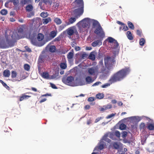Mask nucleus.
<instances>
[{"label": "nucleus", "instance_id": "obj_46", "mask_svg": "<svg viewBox=\"0 0 154 154\" xmlns=\"http://www.w3.org/2000/svg\"><path fill=\"white\" fill-rule=\"evenodd\" d=\"M107 135H105L103 137V139L106 141L108 143H110L111 141V140L107 137Z\"/></svg>", "mask_w": 154, "mask_h": 154}, {"label": "nucleus", "instance_id": "obj_13", "mask_svg": "<svg viewBox=\"0 0 154 154\" xmlns=\"http://www.w3.org/2000/svg\"><path fill=\"white\" fill-rule=\"evenodd\" d=\"M74 14H75V17H72L69 18V22H67V25H69L73 23L76 20L77 18L76 16L77 15V14L75 13L74 12Z\"/></svg>", "mask_w": 154, "mask_h": 154}, {"label": "nucleus", "instance_id": "obj_17", "mask_svg": "<svg viewBox=\"0 0 154 154\" xmlns=\"http://www.w3.org/2000/svg\"><path fill=\"white\" fill-rule=\"evenodd\" d=\"M67 30V34L70 36L72 35L74 33H76V35H78V32L76 30L75 32H74V30L70 28H68Z\"/></svg>", "mask_w": 154, "mask_h": 154}, {"label": "nucleus", "instance_id": "obj_60", "mask_svg": "<svg viewBox=\"0 0 154 154\" xmlns=\"http://www.w3.org/2000/svg\"><path fill=\"white\" fill-rule=\"evenodd\" d=\"M100 83H101V82H97L96 83H94L93 85V86H96V85H99Z\"/></svg>", "mask_w": 154, "mask_h": 154}, {"label": "nucleus", "instance_id": "obj_37", "mask_svg": "<svg viewBox=\"0 0 154 154\" xmlns=\"http://www.w3.org/2000/svg\"><path fill=\"white\" fill-rule=\"evenodd\" d=\"M89 57L90 59H91L93 60H95V55L93 52L91 53Z\"/></svg>", "mask_w": 154, "mask_h": 154}, {"label": "nucleus", "instance_id": "obj_10", "mask_svg": "<svg viewBox=\"0 0 154 154\" xmlns=\"http://www.w3.org/2000/svg\"><path fill=\"white\" fill-rule=\"evenodd\" d=\"M11 37L13 40H15L16 41L22 38L21 35L19 33H18V32L16 31H14L13 32Z\"/></svg>", "mask_w": 154, "mask_h": 154}, {"label": "nucleus", "instance_id": "obj_54", "mask_svg": "<svg viewBox=\"0 0 154 154\" xmlns=\"http://www.w3.org/2000/svg\"><path fill=\"white\" fill-rule=\"evenodd\" d=\"M109 83H106L104 85H102V87L104 88H106L108 86H109L111 84L110 83H109Z\"/></svg>", "mask_w": 154, "mask_h": 154}, {"label": "nucleus", "instance_id": "obj_25", "mask_svg": "<svg viewBox=\"0 0 154 154\" xmlns=\"http://www.w3.org/2000/svg\"><path fill=\"white\" fill-rule=\"evenodd\" d=\"M86 82L88 83H90L93 82L91 77L90 76H87L85 78Z\"/></svg>", "mask_w": 154, "mask_h": 154}, {"label": "nucleus", "instance_id": "obj_29", "mask_svg": "<svg viewBox=\"0 0 154 154\" xmlns=\"http://www.w3.org/2000/svg\"><path fill=\"white\" fill-rule=\"evenodd\" d=\"M66 24H63L59 26V30L61 31L63 29L67 26L68 25L67 22H66Z\"/></svg>", "mask_w": 154, "mask_h": 154}, {"label": "nucleus", "instance_id": "obj_5", "mask_svg": "<svg viewBox=\"0 0 154 154\" xmlns=\"http://www.w3.org/2000/svg\"><path fill=\"white\" fill-rule=\"evenodd\" d=\"M74 78L72 76H69L66 78H63L62 79V81L64 83L71 86H73V81L74 80Z\"/></svg>", "mask_w": 154, "mask_h": 154}, {"label": "nucleus", "instance_id": "obj_47", "mask_svg": "<svg viewBox=\"0 0 154 154\" xmlns=\"http://www.w3.org/2000/svg\"><path fill=\"white\" fill-rule=\"evenodd\" d=\"M41 16L42 17H47L48 15L46 12H43L40 14Z\"/></svg>", "mask_w": 154, "mask_h": 154}, {"label": "nucleus", "instance_id": "obj_31", "mask_svg": "<svg viewBox=\"0 0 154 154\" xmlns=\"http://www.w3.org/2000/svg\"><path fill=\"white\" fill-rule=\"evenodd\" d=\"M51 21V19L50 18H48L43 19L42 20L43 23L44 24H47L49 21Z\"/></svg>", "mask_w": 154, "mask_h": 154}, {"label": "nucleus", "instance_id": "obj_43", "mask_svg": "<svg viewBox=\"0 0 154 154\" xmlns=\"http://www.w3.org/2000/svg\"><path fill=\"white\" fill-rule=\"evenodd\" d=\"M30 12L27 14V17L30 18L32 16H34L35 12L34 11L29 12Z\"/></svg>", "mask_w": 154, "mask_h": 154}, {"label": "nucleus", "instance_id": "obj_45", "mask_svg": "<svg viewBox=\"0 0 154 154\" xmlns=\"http://www.w3.org/2000/svg\"><path fill=\"white\" fill-rule=\"evenodd\" d=\"M0 13L2 15H6L7 14L8 11L6 10L3 9L1 11Z\"/></svg>", "mask_w": 154, "mask_h": 154}, {"label": "nucleus", "instance_id": "obj_28", "mask_svg": "<svg viewBox=\"0 0 154 154\" xmlns=\"http://www.w3.org/2000/svg\"><path fill=\"white\" fill-rule=\"evenodd\" d=\"M24 27L23 25L21 26L18 29V32L20 34H22L24 31Z\"/></svg>", "mask_w": 154, "mask_h": 154}, {"label": "nucleus", "instance_id": "obj_27", "mask_svg": "<svg viewBox=\"0 0 154 154\" xmlns=\"http://www.w3.org/2000/svg\"><path fill=\"white\" fill-rule=\"evenodd\" d=\"M104 94L103 93H99L96 95V97L97 98L101 99L104 97Z\"/></svg>", "mask_w": 154, "mask_h": 154}, {"label": "nucleus", "instance_id": "obj_50", "mask_svg": "<svg viewBox=\"0 0 154 154\" xmlns=\"http://www.w3.org/2000/svg\"><path fill=\"white\" fill-rule=\"evenodd\" d=\"M49 84L51 87V88L53 89H57V87L55 85L52 83L50 82Z\"/></svg>", "mask_w": 154, "mask_h": 154}, {"label": "nucleus", "instance_id": "obj_19", "mask_svg": "<svg viewBox=\"0 0 154 154\" xmlns=\"http://www.w3.org/2000/svg\"><path fill=\"white\" fill-rule=\"evenodd\" d=\"M126 35L128 38L130 40H132L133 39V37L132 34L130 31H128L127 32Z\"/></svg>", "mask_w": 154, "mask_h": 154}, {"label": "nucleus", "instance_id": "obj_59", "mask_svg": "<svg viewBox=\"0 0 154 154\" xmlns=\"http://www.w3.org/2000/svg\"><path fill=\"white\" fill-rule=\"evenodd\" d=\"M10 3L9 0H8L5 4V6L6 7H8V4Z\"/></svg>", "mask_w": 154, "mask_h": 154}, {"label": "nucleus", "instance_id": "obj_1", "mask_svg": "<svg viewBox=\"0 0 154 154\" xmlns=\"http://www.w3.org/2000/svg\"><path fill=\"white\" fill-rule=\"evenodd\" d=\"M130 71L128 68H125L120 70L111 76L109 82L112 84L121 81L129 74Z\"/></svg>", "mask_w": 154, "mask_h": 154}, {"label": "nucleus", "instance_id": "obj_26", "mask_svg": "<svg viewBox=\"0 0 154 154\" xmlns=\"http://www.w3.org/2000/svg\"><path fill=\"white\" fill-rule=\"evenodd\" d=\"M98 149L100 150L103 149L104 148V144L103 143V142H100L98 144Z\"/></svg>", "mask_w": 154, "mask_h": 154}, {"label": "nucleus", "instance_id": "obj_48", "mask_svg": "<svg viewBox=\"0 0 154 154\" xmlns=\"http://www.w3.org/2000/svg\"><path fill=\"white\" fill-rule=\"evenodd\" d=\"M145 125L144 123H142L140 125V130H144L145 128Z\"/></svg>", "mask_w": 154, "mask_h": 154}, {"label": "nucleus", "instance_id": "obj_11", "mask_svg": "<svg viewBox=\"0 0 154 154\" xmlns=\"http://www.w3.org/2000/svg\"><path fill=\"white\" fill-rule=\"evenodd\" d=\"M31 42L32 44L36 45H37L38 46L41 47L45 43L44 42H41L40 43L38 42H37L36 40L35 39H31Z\"/></svg>", "mask_w": 154, "mask_h": 154}, {"label": "nucleus", "instance_id": "obj_42", "mask_svg": "<svg viewBox=\"0 0 154 154\" xmlns=\"http://www.w3.org/2000/svg\"><path fill=\"white\" fill-rule=\"evenodd\" d=\"M24 68L25 70L29 71L30 69V66L28 64H26L24 65Z\"/></svg>", "mask_w": 154, "mask_h": 154}, {"label": "nucleus", "instance_id": "obj_61", "mask_svg": "<svg viewBox=\"0 0 154 154\" xmlns=\"http://www.w3.org/2000/svg\"><path fill=\"white\" fill-rule=\"evenodd\" d=\"M47 100V99L46 98H44L43 99H42L40 101H39V103H42V102H43L45 101H46Z\"/></svg>", "mask_w": 154, "mask_h": 154}, {"label": "nucleus", "instance_id": "obj_21", "mask_svg": "<svg viewBox=\"0 0 154 154\" xmlns=\"http://www.w3.org/2000/svg\"><path fill=\"white\" fill-rule=\"evenodd\" d=\"M57 34V31H51L50 34V37L51 38V39L54 38L56 36Z\"/></svg>", "mask_w": 154, "mask_h": 154}, {"label": "nucleus", "instance_id": "obj_49", "mask_svg": "<svg viewBox=\"0 0 154 154\" xmlns=\"http://www.w3.org/2000/svg\"><path fill=\"white\" fill-rule=\"evenodd\" d=\"M136 33L137 35L140 37H141L142 36V32L141 30H137Z\"/></svg>", "mask_w": 154, "mask_h": 154}, {"label": "nucleus", "instance_id": "obj_38", "mask_svg": "<svg viewBox=\"0 0 154 154\" xmlns=\"http://www.w3.org/2000/svg\"><path fill=\"white\" fill-rule=\"evenodd\" d=\"M31 0H21V4L24 5L26 4H29Z\"/></svg>", "mask_w": 154, "mask_h": 154}, {"label": "nucleus", "instance_id": "obj_51", "mask_svg": "<svg viewBox=\"0 0 154 154\" xmlns=\"http://www.w3.org/2000/svg\"><path fill=\"white\" fill-rule=\"evenodd\" d=\"M123 28L122 30H124L125 31H126L128 30V28L127 27L126 25H125L124 23V25H122Z\"/></svg>", "mask_w": 154, "mask_h": 154}, {"label": "nucleus", "instance_id": "obj_22", "mask_svg": "<svg viewBox=\"0 0 154 154\" xmlns=\"http://www.w3.org/2000/svg\"><path fill=\"white\" fill-rule=\"evenodd\" d=\"M44 38V35L41 33H39L38 34L37 37L38 40L39 41H41Z\"/></svg>", "mask_w": 154, "mask_h": 154}, {"label": "nucleus", "instance_id": "obj_12", "mask_svg": "<svg viewBox=\"0 0 154 154\" xmlns=\"http://www.w3.org/2000/svg\"><path fill=\"white\" fill-rule=\"evenodd\" d=\"M105 63H109L112 64V63H114L115 62V60L114 59L112 60L111 58L110 57H107L104 59Z\"/></svg>", "mask_w": 154, "mask_h": 154}, {"label": "nucleus", "instance_id": "obj_39", "mask_svg": "<svg viewBox=\"0 0 154 154\" xmlns=\"http://www.w3.org/2000/svg\"><path fill=\"white\" fill-rule=\"evenodd\" d=\"M17 76V73L15 71H13L11 72V77L12 79L16 78Z\"/></svg>", "mask_w": 154, "mask_h": 154}, {"label": "nucleus", "instance_id": "obj_55", "mask_svg": "<svg viewBox=\"0 0 154 154\" xmlns=\"http://www.w3.org/2000/svg\"><path fill=\"white\" fill-rule=\"evenodd\" d=\"M115 135L117 137H119L120 136V133L119 131H116L115 132Z\"/></svg>", "mask_w": 154, "mask_h": 154}, {"label": "nucleus", "instance_id": "obj_23", "mask_svg": "<svg viewBox=\"0 0 154 154\" xmlns=\"http://www.w3.org/2000/svg\"><path fill=\"white\" fill-rule=\"evenodd\" d=\"M49 51L52 53L55 52L56 51V47L54 45H51L49 48Z\"/></svg>", "mask_w": 154, "mask_h": 154}, {"label": "nucleus", "instance_id": "obj_4", "mask_svg": "<svg viewBox=\"0 0 154 154\" xmlns=\"http://www.w3.org/2000/svg\"><path fill=\"white\" fill-rule=\"evenodd\" d=\"M47 57H48V55L45 53L41 54L39 56L38 61V71L40 72L41 70V64L44 62L45 60H46V58Z\"/></svg>", "mask_w": 154, "mask_h": 154}, {"label": "nucleus", "instance_id": "obj_6", "mask_svg": "<svg viewBox=\"0 0 154 154\" xmlns=\"http://www.w3.org/2000/svg\"><path fill=\"white\" fill-rule=\"evenodd\" d=\"M89 24L88 18H85L77 23V25H82V27L84 28H87Z\"/></svg>", "mask_w": 154, "mask_h": 154}, {"label": "nucleus", "instance_id": "obj_18", "mask_svg": "<svg viewBox=\"0 0 154 154\" xmlns=\"http://www.w3.org/2000/svg\"><path fill=\"white\" fill-rule=\"evenodd\" d=\"M74 56V51L73 49L71 50L67 54V58L69 60L72 59Z\"/></svg>", "mask_w": 154, "mask_h": 154}, {"label": "nucleus", "instance_id": "obj_14", "mask_svg": "<svg viewBox=\"0 0 154 154\" xmlns=\"http://www.w3.org/2000/svg\"><path fill=\"white\" fill-rule=\"evenodd\" d=\"M102 44L101 40H97L93 42L91 44V45L92 46L95 47L97 46L98 45H101Z\"/></svg>", "mask_w": 154, "mask_h": 154}, {"label": "nucleus", "instance_id": "obj_24", "mask_svg": "<svg viewBox=\"0 0 154 154\" xmlns=\"http://www.w3.org/2000/svg\"><path fill=\"white\" fill-rule=\"evenodd\" d=\"M54 21L57 25H60L62 23V21L61 19L57 17L55 18Z\"/></svg>", "mask_w": 154, "mask_h": 154}, {"label": "nucleus", "instance_id": "obj_8", "mask_svg": "<svg viewBox=\"0 0 154 154\" xmlns=\"http://www.w3.org/2000/svg\"><path fill=\"white\" fill-rule=\"evenodd\" d=\"M107 39L109 43L114 44V46L112 47L113 48L116 49L118 48L119 44L116 40L110 37H109Z\"/></svg>", "mask_w": 154, "mask_h": 154}, {"label": "nucleus", "instance_id": "obj_34", "mask_svg": "<svg viewBox=\"0 0 154 154\" xmlns=\"http://www.w3.org/2000/svg\"><path fill=\"white\" fill-rule=\"evenodd\" d=\"M112 145L114 149H118L119 147V146L118 143L117 142H114L112 143Z\"/></svg>", "mask_w": 154, "mask_h": 154}, {"label": "nucleus", "instance_id": "obj_9", "mask_svg": "<svg viewBox=\"0 0 154 154\" xmlns=\"http://www.w3.org/2000/svg\"><path fill=\"white\" fill-rule=\"evenodd\" d=\"M98 68L97 66H93L88 69V72L90 75H94L95 73L98 72Z\"/></svg>", "mask_w": 154, "mask_h": 154}, {"label": "nucleus", "instance_id": "obj_30", "mask_svg": "<svg viewBox=\"0 0 154 154\" xmlns=\"http://www.w3.org/2000/svg\"><path fill=\"white\" fill-rule=\"evenodd\" d=\"M52 0H42L43 3L45 5H51L52 3Z\"/></svg>", "mask_w": 154, "mask_h": 154}, {"label": "nucleus", "instance_id": "obj_3", "mask_svg": "<svg viewBox=\"0 0 154 154\" xmlns=\"http://www.w3.org/2000/svg\"><path fill=\"white\" fill-rule=\"evenodd\" d=\"M5 37L7 44L3 43L2 46V48H8L14 46L16 42L15 40L10 39V35L8 34L6 32H5Z\"/></svg>", "mask_w": 154, "mask_h": 154}, {"label": "nucleus", "instance_id": "obj_15", "mask_svg": "<svg viewBox=\"0 0 154 154\" xmlns=\"http://www.w3.org/2000/svg\"><path fill=\"white\" fill-rule=\"evenodd\" d=\"M34 9V7L31 4H29L27 5L25 8V9L26 11L31 12Z\"/></svg>", "mask_w": 154, "mask_h": 154}, {"label": "nucleus", "instance_id": "obj_44", "mask_svg": "<svg viewBox=\"0 0 154 154\" xmlns=\"http://www.w3.org/2000/svg\"><path fill=\"white\" fill-rule=\"evenodd\" d=\"M126 127V125L124 124H122L119 126V128L121 130L125 129Z\"/></svg>", "mask_w": 154, "mask_h": 154}, {"label": "nucleus", "instance_id": "obj_32", "mask_svg": "<svg viewBox=\"0 0 154 154\" xmlns=\"http://www.w3.org/2000/svg\"><path fill=\"white\" fill-rule=\"evenodd\" d=\"M146 41L143 38H141L140 39L139 44L140 45L142 46L144 45Z\"/></svg>", "mask_w": 154, "mask_h": 154}, {"label": "nucleus", "instance_id": "obj_63", "mask_svg": "<svg viewBox=\"0 0 154 154\" xmlns=\"http://www.w3.org/2000/svg\"><path fill=\"white\" fill-rule=\"evenodd\" d=\"M42 2H43V1L42 2H40L38 4V5H39V6H40V8L41 9H42Z\"/></svg>", "mask_w": 154, "mask_h": 154}, {"label": "nucleus", "instance_id": "obj_41", "mask_svg": "<svg viewBox=\"0 0 154 154\" xmlns=\"http://www.w3.org/2000/svg\"><path fill=\"white\" fill-rule=\"evenodd\" d=\"M60 67L62 69H65L67 67V65L66 63H62L60 64Z\"/></svg>", "mask_w": 154, "mask_h": 154}, {"label": "nucleus", "instance_id": "obj_36", "mask_svg": "<svg viewBox=\"0 0 154 154\" xmlns=\"http://www.w3.org/2000/svg\"><path fill=\"white\" fill-rule=\"evenodd\" d=\"M128 25L129 27L131 29H134V26L133 24L130 21H128Z\"/></svg>", "mask_w": 154, "mask_h": 154}, {"label": "nucleus", "instance_id": "obj_7", "mask_svg": "<svg viewBox=\"0 0 154 154\" xmlns=\"http://www.w3.org/2000/svg\"><path fill=\"white\" fill-rule=\"evenodd\" d=\"M94 32L96 34L100 35L101 37H103L104 36V32L103 31V29L100 25H99V26L96 29Z\"/></svg>", "mask_w": 154, "mask_h": 154}, {"label": "nucleus", "instance_id": "obj_16", "mask_svg": "<svg viewBox=\"0 0 154 154\" xmlns=\"http://www.w3.org/2000/svg\"><path fill=\"white\" fill-rule=\"evenodd\" d=\"M31 96L25 95V94H23L22 96L20 97L19 101H21L24 99H28Z\"/></svg>", "mask_w": 154, "mask_h": 154}, {"label": "nucleus", "instance_id": "obj_35", "mask_svg": "<svg viewBox=\"0 0 154 154\" xmlns=\"http://www.w3.org/2000/svg\"><path fill=\"white\" fill-rule=\"evenodd\" d=\"M148 129L149 130H154V124H149L147 126Z\"/></svg>", "mask_w": 154, "mask_h": 154}, {"label": "nucleus", "instance_id": "obj_2", "mask_svg": "<svg viewBox=\"0 0 154 154\" xmlns=\"http://www.w3.org/2000/svg\"><path fill=\"white\" fill-rule=\"evenodd\" d=\"M75 3L76 7H79V8L75 9L74 11L75 13L77 14L76 17L78 18L83 13L84 2L83 0H75Z\"/></svg>", "mask_w": 154, "mask_h": 154}, {"label": "nucleus", "instance_id": "obj_56", "mask_svg": "<svg viewBox=\"0 0 154 154\" xmlns=\"http://www.w3.org/2000/svg\"><path fill=\"white\" fill-rule=\"evenodd\" d=\"M61 39V37L60 36H58L55 38L54 39V41L59 42Z\"/></svg>", "mask_w": 154, "mask_h": 154}, {"label": "nucleus", "instance_id": "obj_64", "mask_svg": "<svg viewBox=\"0 0 154 154\" xmlns=\"http://www.w3.org/2000/svg\"><path fill=\"white\" fill-rule=\"evenodd\" d=\"M31 89H32V90L35 92H37V89L35 88H34V87H32L31 88Z\"/></svg>", "mask_w": 154, "mask_h": 154}, {"label": "nucleus", "instance_id": "obj_33", "mask_svg": "<svg viewBox=\"0 0 154 154\" xmlns=\"http://www.w3.org/2000/svg\"><path fill=\"white\" fill-rule=\"evenodd\" d=\"M49 74L47 72H43L42 74V76L43 78L45 79H48L49 77Z\"/></svg>", "mask_w": 154, "mask_h": 154}, {"label": "nucleus", "instance_id": "obj_20", "mask_svg": "<svg viewBox=\"0 0 154 154\" xmlns=\"http://www.w3.org/2000/svg\"><path fill=\"white\" fill-rule=\"evenodd\" d=\"M10 72L8 69L5 70L3 72V75L6 77H8L10 75Z\"/></svg>", "mask_w": 154, "mask_h": 154}, {"label": "nucleus", "instance_id": "obj_58", "mask_svg": "<svg viewBox=\"0 0 154 154\" xmlns=\"http://www.w3.org/2000/svg\"><path fill=\"white\" fill-rule=\"evenodd\" d=\"M122 137H126L127 135V132L125 131H124L122 134Z\"/></svg>", "mask_w": 154, "mask_h": 154}, {"label": "nucleus", "instance_id": "obj_57", "mask_svg": "<svg viewBox=\"0 0 154 154\" xmlns=\"http://www.w3.org/2000/svg\"><path fill=\"white\" fill-rule=\"evenodd\" d=\"M25 48L26 51L28 52H31L32 51L31 49L27 46H25Z\"/></svg>", "mask_w": 154, "mask_h": 154}, {"label": "nucleus", "instance_id": "obj_52", "mask_svg": "<svg viewBox=\"0 0 154 154\" xmlns=\"http://www.w3.org/2000/svg\"><path fill=\"white\" fill-rule=\"evenodd\" d=\"M116 115V113H112L109 115H108L106 117V118L107 119H109L111 118L112 117H114Z\"/></svg>", "mask_w": 154, "mask_h": 154}, {"label": "nucleus", "instance_id": "obj_62", "mask_svg": "<svg viewBox=\"0 0 154 154\" xmlns=\"http://www.w3.org/2000/svg\"><path fill=\"white\" fill-rule=\"evenodd\" d=\"M0 82L2 83L3 85L4 86H6V84L5 82H4L3 81L1 80H0Z\"/></svg>", "mask_w": 154, "mask_h": 154}, {"label": "nucleus", "instance_id": "obj_40", "mask_svg": "<svg viewBox=\"0 0 154 154\" xmlns=\"http://www.w3.org/2000/svg\"><path fill=\"white\" fill-rule=\"evenodd\" d=\"M9 1L10 2L13 3L14 5H17L19 3V0H9Z\"/></svg>", "mask_w": 154, "mask_h": 154}, {"label": "nucleus", "instance_id": "obj_53", "mask_svg": "<svg viewBox=\"0 0 154 154\" xmlns=\"http://www.w3.org/2000/svg\"><path fill=\"white\" fill-rule=\"evenodd\" d=\"M95 100V98L93 97H90L88 99V100L89 102L93 101Z\"/></svg>", "mask_w": 154, "mask_h": 154}]
</instances>
